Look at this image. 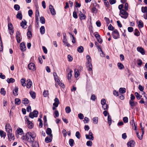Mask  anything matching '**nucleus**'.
Listing matches in <instances>:
<instances>
[{
	"label": "nucleus",
	"instance_id": "19",
	"mask_svg": "<svg viewBox=\"0 0 147 147\" xmlns=\"http://www.w3.org/2000/svg\"><path fill=\"white\" fill-rule=\"evenodd\" d=\"M27 84L26 87L27 88H30L32 85V82L30 80H28L27 81Z\"/></svg>",
	"mask_w": 147,
	"mask_h": 147
},
{
	"label": "nucleus",
	"instance_id": "61",
	"mask_svg": "<svg viewBox=\"0 0 147 147\" xmlns=\"http://www.w3.org/2000/svg\"><path fill=\"white\" fill-rule=\"evenodd\" d=\"M86 58L87 61V62H91V59L90 56L88 55L86 56Z\"/></svg>",
	"mask_w": 147,
	"mask_h": 147
},
{
	"label": "nucleus",
	"instance_id": "8",
	"mask_svg": "<svg viewBox=\"0 0 147 147\" xmlns=\"http://www.w3.org/2000/svg\"><path fill=\"white\" fill-rule=\"evenodd\" d=\"M8 28L9 30V34L11 35H12L14 31L13 30V27L11 23H9L8 24Z\"/></svg>",
	"mask_w": 147,
	"mask_h": 147
},
{
	"label": "nucleus",
	"instance_id": "11",
	"mask_svg": "<svg viewBox=\"0 0 147 147\" xmlns=\"http://www.w3.org/2000/svg\"><path fill=\"white\" fill-rule=\"evenodd\" d=\"M129 104L130 106L131 107L132 109L134 108V107L136 106L138 103L137 102L132 101L131 100H129Z\"/></svg>",
	"mask_w": 147,
	"mask_h": 147
},
{
	"label": "nucleus",
	"instance_id": "62",
	"mask_svg": "<svg viewBox=\"0 0 147 147\" xmlns=\"http://www.w3.org/2000/svg\"><path fill=\"white\" fill-rule=\"evenodd\" d=\"M62 133L63 134V136L64 137H65L67 136V132L65 130L63 129L62 131Z\"/></svg>",
	"mask_w": 147,
	"mask_h": 147
},
{
	"label": "nucleus",
	"instance_id": "20",
	"mask_svg": "<svg viewBox=\"0 0 147 147\" xmlns=\"http://www.w3.org/2000/svg\"><path fill=\"white\" fill-rule=\"evenodd\" d=\"M26 23L27 22L26 21L24 22L22 21L20 24L21 26L24 29H26Z\"/></svg>",
	"mask_w": 147,
	"mask_h": 147
},
{
	"label": "nucleus",
	"instance_id": "24",
	"mask_svg": "<svg viewBox=\"0 0 147 147\" xmlns=\"http://www.w3.org/2000/svg\"><path fill=\"white\" fill-rule=\"evenodd\" d=\"M75 77L76 78H78L80 75V73L79 70L76 69L74 70Z\"/></svg>",
	"mask_w": 147,
	"mask_h": 147
},
{
	"label": "nucleus",
	"instance_id": "37",
	"mask_svg": "<svg viewBox=\"0 0 147 147\" xmlns=\"http://www.w3.org/2000/svg\"><path fill=\"white\" fill-rule=\"evenodd\" d=\"M15 104L17 105H19L21 103V100L19 98H16L15 100Z\"/></svg>",
	"mask_w": 147,
	"mask_h": 147
},
{
	"label": "nucleus",
	"instance_id": "22",
	"mask_svg": "<svg viewBox=\"0 0 147 147\" xmlns=\"http://www.w3.org/2000/svg\"><path fill=\"white\" fill-rule=\"evenodd\" d=\"M51 133L52 131L51 129L50 128H47L46 131V133L49 136H53Z\"/></svg>",
	"mask_w": 147,
	"mask_h": 147
},
{
	"label": "nucleus",
	"instance_id": "25",
	"mask_svg": "<svg viewBox=\"0 0 147 147\" xmlns=\"http://www.w3.org/2000/svg\"><path fill=\"white\" fill-rule=\"evenodd\" d=\"M20 48L21 50L23 51H24L26 49V47L24 43H22L20 45Z\"/></svg>",
	"mask_w": 147,
	"mask_h": 147
},
{
	"label": "nucleus",
	"instance_id": "45",
	"mask_svg": "<svg viewBox=\"0 0 147 147\" xmlns=\"http://www.w3.org/2000/svg\"><path fill=\"white\" fill-rule=\"evenodd\" d=\"M0 135L1 137L5 138V134L2 130H0Z\"/></svg>",
	"mask_w": 147,
	"mask_h": 147
},
{
	"label": "nucleus",
	"instance_id": "57",
	"mask_svg": "<svg viewBox=\"0 0 147 147\" xmlns=\"http://www.w3.org/2000/svg\"><path fill=\"white\" fill-rule=\"evenodd\" d=\"M0 93L1 94L4 95L5 94V92L4 90V89L2 88L1 89Z\"/></svg>",
	"mask_w": 147,
	"mask_h": 147
},
{
	"label": "nucleus",
	"instance_id": "21",
	"mask_svg": "<svg viewBox=\"0 0 147 147\" xmlns=\"http://www.w3.org/2000/svg\"><path fill=\"white\" fill-rule=\"evenodd\" d=\"M18 88L17 87H15L13 91V93L14 96H16L18 95Z\"/></svg>",
	"mask_w": 147,
	"mask_h": 147
},
{
	"label": "nucleus",
	"instance_id": "2",
	"mask_svg": "<svg viewBox=\"0 0 147 147\" xmlns=\"http://www.w3.org/2000/svg\"><path fill=\"white\" fill-rule=\"evenodd\" d=\"M5 128L9 140L11 141L12 140H14V137L13 135L12 134L11 127L10 124L9 123L6 124Z\"/></svg>",
	"mask_w": 147,
	"mask_h": 147
},
{
	"label": "nucleus",
	"instance_id": "39",
	"mask_svg": "<svg viewBox=\"0 0 147 147\" xmlns=\"http://www.w3.org/2000/svg\"><path fill=\"white\" fill-rule=\"evenodd\" d=\"M66 112L67 113H69L71 111V109L69 107L67 106L65 108Z\"/></svg>",
	"mask_w": 147,
	"mask_h": 147
},
{
	"label": "nucleus",
	"instance_id": "59",
	"mask_svg": "<svg viewBox=\"0 0 147 147\" xmlns=\"http://www.w3.org/2000/svg\"><path fill=\"white\" fill-rule=\"evenodd\" d=\"M91 11L92 13H96L97 11V10L95 7H93L92 8Z\"/></svg>",
	"mask_w": 147,
	"mask_h": 147
},
{
	"label": "nucleus",
	"instance_id": "51",
	"mask_svg": "<svg viewBox=\"0 0 147 147\" xmlns=\"http://www.w3.org/2000/svg\"><path fill=\"white\" fill-rule=\"evenodd\" d=\"M92 144V142L90 140H89L87 141L86 144L88 146H91Z\"/></svg>",
	"mask_w": 147,
	"mask_h": 147
},
{
	"label": "nucleus",
	"instance_id": "34",
	"mask_svg": "<svg viewBox=\"0 0 147 147\" xmlns=\"http://www.w3.org/2000/svg\"><path fill=\"white\" fill-rule=\"evenodd\" d=\"M7 81L8 83H10L14 82L15 81V80L14 79L11 78L10 79L8 78L7 80Z\"/></svg>",
	"mask_w": 147,
	"mask_h": 147
},
{
	"label": "nucleus",
	"instance_id": "27",
	"mask_svg": "<svg viewBox=\"0 0 147 147\" xmlns=\"http://www.w3.org/2000/svg\"><path fill=\"white\" fill-rule=\"evenodd\" d=\"M22 16L21 13L20 11H19L16 16L17 18L20 20H21L22 19Z\"/></svg>",
	"mask_w": 147,
	"mask_h": 147
},
{
	"label": "nucleus",
	"instance_id": "48",
	"mask_svg": "<svg viewBox=\"0 0 147 147\" xmlns=\"http://www.w3.org/2000/svg\"><path fill=\"white\" fill-rule=\"evenodd\" d=\"M136 132L137 137L140 140H141L142 139L143 134L141 135L140 136L139 134V133L137 131H136Z\"/></svg>",
	"mask_w": 147,
	"mask_h": 147
},
{
	"label": "nucleus",
	"instance_id": "38",
	"mask_svg": "<svg viewBox=\"0 0 147 147\" xmlns=\"http://www.w3.org/2000/svg\"><path fill=\"white\" fill-rule=\"evenodd\" d=\"M23 103L24 104H28L29 102V100L27 98H24L22 100Z\"/></svg>",
	"mask_w": 147,
	"mask_h": 147
},
{
	"label": "nucleus",
	"instance_id": "52",
	"mask_svg": "<svg viewBox=\"0 0 147 147\" xmlns=\"http://www.w3.org/2000/svg\"><path fill=\"white\" fill-rule=\"evenodd\" d=\"M135 94L136 98L138 100H139L140 99V94L137 92H136Z\"/></svg>",
	"mask_w": 147,
	"mask_h": 147
},
{
	"label": "nucleus",
	"instance_id": "3",
	"mask_svg": "<svg viewBox=\"0 0 147 147\" xmlns=\"http://www.w3.org/2000/svg\"><path fill=\"white\" fill-rule=\"evenodd\" d=\"M119 15L121 17L125 19H126L128 16V13L124 9L120 11Z\"/></svg>",
	"mask_w": 147,
	"mask_h": 147
},
{
	"label": "nucleus",
	"instance_id": "56",
	"mask_svg": "<svg viewBox=\"0 0 147 147\" xmlns=\"http://www.w3.org/2000/svg\"><path fill=\"white\" fill-rule=\"evenodd\" d=\"M137 63L138 65L139 66H141L142 64V62L140 59L138 60Z\"/></svg>",
	"mask_w": 147,
	"mask_h": 147
},
{
	"label": "nucleus",
	"instance_id": "35",
	"mask_svg": "<svg viewBox=\"0 0 147 147\" xmlns=\"http://www.w3.org/2000/svg\"><path fill=\"white\" fill-rule=\"evenodd\" d=\"M17 132L18 134L21 135L23 133V131L22 129L21 128H19L17 130Z\"/></svg>",
	"mask_w": 147,
	"mask_h": 147
},
{
	"label": "nucleus",
	"instance_id": "23",
	"mask_svg": "<svg viewBox=\"0 0 147 147\" xmlns=\"http://www.w3.org/2000/svg\"><path fill=\"white\" fill-rule=\"evenodd\" d=\"M26 79L25 78H23L20 80V82L22 85L23 86H25L26 85Z\"/></svg>",
	"mask_w": 147,
	"mask_h": 147
},
{
	"label": "nucleus",
	"instance_id": "6",
	"mask_svg": "<svg viewBox=\"0 0 147 147\" xmlns=\"http://www.w3.org/2000/svg\"><path fill=\"white\" fill-rule=\"evenodd\" d=\"M38 114V112L37 111L34 110L32 112H31L29 115V117L31 118H33L34 117H37Z\"/></svg>",
	"mask_w": 147,
	"mask_h": 147
},
{
	"label": "nucleus",
	"instance_id": "36",
	"mask_svg": "<svg viewBox=\"0 0 147 147\" xmlns=\"http://www.w3.org/2000/svg\"><path fill=\"white\" fill-rule=\"evenodd\" d=\"M74 141L72 139H70L69 140V145L71 146H73L74 145Z\"/></svg>",
	"mask_w": 147,
	"mask_h": 147
},
{
	"label": "nucleus",
	"instance_id": "49",
	"mask_svg": "<svg viewBox=\"0 0 147 147\" xmlns=\"http://www.w3.org/2000/svg\"><path fill=\"white\" fill-rule=\"evenodd\" d=\"M40 21L42 24H44L45 23V19L43 17H41L40 18Z\"/></svg>",
	"mask_w": 147,
	"mask_h": 147
},
{
	"label": "nucleus",
	"instance_id": "30",
	"mask_svg": "<svg viewBox=\"0 0 147 147\" xmlns=\"http://www.w3.org/2000/svg\"><path fill=\"white\" fill-rule=\"evenodd\" d=\"M45 29L44 26H41L40 28V33L41 34H43L45 32Z\"/></svg>",
	"mask_w": 147,
	"mask_h": 147
},
{
	"label": "nucleus",
	"instance_id": "18",
	"mask_svg": "<svg viewBox=\"0 0 147 147\" xmlns=\"http://www.w3.org/2000/svg\"><path fill=\"white\" fill-rule=\"evenodd\" d=\"M52 137L53 136H49L48 137H47L45 139V142L47 143H48L51 142L52 141Z\"/></svg>",
	"mask_w": 147,
	"mask_h": 147
},
{
	"label": "nucleus",
	"instance_id": "29",
	"mask_svg": "<svg viewBox=\"0 0 147 147\" xmlns=\"http://www.w3.org/2000/svg\"><path fill=\"white\" fill-rule=\"evenodd\" d=\"M53 75L54 77V79L56 82H57L59 81V80L58 79V76L56 73L54 72L53 74Z\"/></svg>",
	"mask_w": 147,
	"mask_h": 147
},
{
	"label": "nucleus",
	"instance_id": "41",
	"mask_svg": "<svg viewBox=\"0 0 147 147\" xmlns=\"http://www.w3.org/2000/svg\"><path fill=\"white\" fill-rule=\"evenodd\" d=\"M119 92L121 93H124L126 92V89L124 88H120L119 89Z\"/></svg>",
	"mask_w": 147,
	"mask_h": 147
},
{
	"label": "nucleus",
	"instance_id": "26",
	"mask_svg": "<svg viewBox=\"0 0 147 147\" xmlns=\"http://www.w3.org/2000/svg\"><path fill=\"white\" fill-rule=\"evenodd\" d=\"M130 124L131 125L133 128H134V129L136 130V127L134 120H132L130 122Z\"/></svg>",
	"mask_w": 147,
	"mask_h": 147
},
{
	"label": "nucleus",
	"instance_id": "12",
	"mask_svg": "<svg viewBox=\"0 0 147 147\" xmlns=\"http://www.w3.org/2000/svg\"><path fill=\"white\" fill-rule=\"evenodd\" d=\"M49 9L52 15H55L56 14V12L55 10L53 7L51 5H50L49 6Z\"/></svg>",
	"mask_w": 147,
	"mask_h": 147
},
{
	"label": "nucleus",
	"instance_id": "60",
	"mask_svg": "<svg viewBox=\"0 0 147 147\" xmlns=\"http://www.w3.org/2000/svg\"><path fill=\"white\" fill-rule=\"evenodd\" d=\"M134 34L136 36H138L140 35V33L137 29H136L135 30V32Z\"/></svg>",
	"mask_w": 147,
	"mask_h": 147
},
{
	"label": "nucleus",
	"instance_id": "40",
	"mask_svg": "<svg viewBox=\"0 0 147 147\" xmlns=\"http://www.w3.org/2000/svg\"><path fill=\"white\" fill-rule=\"evenodd\" d=\"M117 65L118 67L120 69H123L124 67L123 65L121 63H119L117 64Z\"/></svg>",
	"mask_w": 147,
	"mask_h": 147
},
{
	"label": "nucleus",
	"instance_id": "58",
	"mask_svg": "<svg viewBox=\"0 0 147 147\" xmlns=\"http://www.w3.org/2000/svg\"><path fill=\"white\" fill-rule=\"evenodd\" d=\"M73 17L75 19H77L78 18V15L76 11H74L73 12Z\"/></svg>",
	"mask_w": 147,
	"mask_h": 147
},
{
	"label": "nucleus",
	"instance_id": "15",
	"mask_svg": "<svg viewBox=\"0 0 147 147\" xmlns=\"http://www.w3.org/2000/svg\"><path fill=\"white\" fill-rule=\"evenodd\" d=\"M95 36L98 42L100 43L102 42V39H101L100 35L98 34H96L95 35Z\"/></svg>",
	"mask_w": 147,
	"mask_h": 147
},
{
	"label": "nucleus",
	"instance_id": "42",
	"mask_svg": "<svg viewBox=\"0 0 147 147\" xmlns=\"http://www.w3.org/2000/svg\"><path fill=\"white\" fill-rule=\"evenodd\" d=\"M92 120L93 123L94 124H96L98 123V118L97 117L93 118Z\"/></svg>",
	"mask_w": 147,
	"mask_h": 147
},
{
	"label": "nucleus",
	"instance_id": "5",
	"mask_svg": "<svg viewBox=\"0 0 147 147\" xmlns=\"http://www.w3.org/2000/svg\"><path fill=\"white\" fill-rule=\"evenodd\" d=\"M85 136L86 139H87L89 140H93L94 139V138L93 136V134L91 130L89 131L88 134H86Z\"/></svg>",
	"mask_w": 147,
	"mask_h": 147
},
{
	"label": "nucleus",
	"instance_id": "17",
	"mask_svg": "<svg viewBox=\"0 0 147 147\" xmlns=\"http://www.w3.org/2000/svg\"><path fill=\"white\" fill-rule=\"evenodd\" d=\"M25 121L28 123V127L30 129H31L33 127V124L28 119H26Z\"/></svg>",
	"mask_w": 147,
	"mask_h": 147
},
{
	"label": "nucleus",
	"instance_id": "53",
	"mask_svg": "<svg viewBox=\"0 0 147 147\" xmlns=\"http://www.w3.org/2000/svg\"><path fill=\"white\" fill-rule=\"evenodd\" d=\"M39 16V12L38 10H37L36 11L35 16L36 18V20L38 21V17Z\"/></svg>",
	"mask_w": 147,
	"mask_h": 147
},
{
	"label": "nucleus",
	"instance_id": "31",
	"mask_svg": "<svg viewBox=\"0 0 147 147\" xmlns=\"http://www.w3.org/2000/svg\"><path fill=\"white\" fill-rule=\"evenodd\" d=\"M30 96L33 99H34L36 98V94L35 92L32 91H30Z\"/></svg>",
	"mask_w": 147,
	"mask_h": 147
},
{
	"label": "nucleus",
	"instance_id": "7",
	"mask_svg": "<svg viewBox=\"0 0 147 147\" xmlns=\"http://www.w3.org/2000/svg\"><path fill=\"white\" fill-rule=\"evenodd\" d=\"M141 11L144 13H146V14H144L143 15V17L145 19H147V7H141Z\"/></svg>",
	"mask_w": 147,
	"mask_h": 147
},
{
	"label": "nucleus",
	"instance_id": "28",
	"mask_svg": "<svg viewBox=\"0 0 147 147\" xmlns=\"http://www.w3.org/2000/svg\"><path fill=\"white\" fill-rule=\"evenodd\" d=\"M84 50L83 47L82 46L79 47L77 49V51L80 53H82L83 52Z\"/></svg>",
	"mask_w": 147,
	"mask_h": 147
},
{
	"label": "nucleus",
	"instance_id": "33",
	"mask_svg": "<svg viewBox=\"0 0 147 147\" xmlns=\"http://www.w3.org/2000/svg\"><path fill=\"white\" fill-rule=\"evenodd\" d=\"M138 26L139 28H142L143 27L144 24L142 20H140L139 21L138 24Z\"/></svg>",
	"mask_w": 147,
	"mask_h": 147
},
{
	"label": "nucleus",
	"instance_id": "13",
	"mask_svg": "<svg viewBox=\"0 0 147 147\" xmlns=\"http://www.w3.org/2000/svg\"><path fill=\"white\" fill-rule=\"evenodd\" d=\"M135 142L132 140L129 142L127 144L128 147H134L135 146Z\"/></svg>",
	"mask_w": 147,
	"mask_h": 147
},
{
	"label": "nucleus",
	"instance_id": "43",
	"mask_svg": "<svg viewBox=\"0 0 147 147\" xmlns=\"http://www.w3.org/2000/svg\"><path fill=\"white\" fill-rule=\"evenodd\" d=\"M63 44L67 42V40L66 38V34L63 33Z\"/></svg>",
	"mask_w": 147,
	"mask_h": 147
},
{
	"label": "nucleus",
	"instance_id": "9",
	"mask_svg": "<svg viewBox=\"0 0 147 147\" xmlns=\"http://www.w3.org/2000/svg\"><path fill=\"white\" fill-rule=\"evenodd\" d=\"M28 67L29 69L32 71H35L36 70V67L35 65L33 63H29L28 66Z\"/></svg>",
	"mask_w": 147,
	"mask_h": 147
},
{
	"label": "nucleus",
	"instance_id": "1",
	"mask_svg": "<svg viewBox=\"0 0 147 147\" xmlns=\"http://www.w3.org/2000/svg\"><path fill=\"white\" fill-rule=\"evenodd\" d=\"M36 136V134L34 132H28L25 136H23L22 138V140H27L30 143H32L34 141V139Z\"/></svg>",
	"mask_w": 147,
	"mask_h": 147
},
{
	"label": "nucleus",
	"instance_id": "47",
	"mask_svg": "<svg viewBox=\"0 0 147 147\" xmlns=\"http://www.w3.org/2000/svg\"><path fill=\"white\" fill-rule=\"evenodd\" d=\"M54 114L55 115V116H54L55 118H56V117H58L59 115L58 111L57 110L55 111L54 112Z\"/></svg>",
	"mask_w": 147,
	"mask_h": 147
},
{
	"label": "nucleus",
	"instance_id": "54",
	"mask_svg": "<svg viewBox=\"0 0 147 147\" xmlns=\"http://www.w3.org/2000/svg\"><path fill=\"white\" fill-rule=\"evenodd\" d=\"M102 107L104 110H106L108 109L109 106L108 105L106 104L104 105H102Z\"/></svg>",
	"mask_w": 147,
	"mask_h": 147
},
{
	"label": "nucleus",
	"instance_id": "46",
	"mask_svg": "<svg viewBox=\"0 0 147 147\" xmlns=\"http://www.w3.org/2000/svg\"><path fill=\"white\" fill-rule=\"evenodd\" d=\"M108 121L109 125H110L112 123V120L111 117L109 115L108 116Z\"/></svg>",
	"mask_w": 147,
	"mask_h": 147
},
{
	"label": "nucleus",
	"instance_id": "63",
	"mask_svg": "<svg viewBox=\"0 0 147 147\" xmlns=\"http://www.w3.org/2000/svg\"><path fill=\"white\" fill-rule=\"evenodd\" d=\"M76 136L78 139H80V133L79 131H77L76 134Z\"/></svg>",
	"mask_w": 147,
	"mask_h": 147
},
{
	"label": "nucleus",
	"instance_id": "64",
	"mask_svg": "<svg viewBox=\"0 0 147 147\" xmlns=\"http://www.w3.org/2000/svg\"><path fill=\"white\" fill-rule=\"evenodd\" d=\"M123 120L124 123H127L128 122V118L127 117H124L123 118Z\"/></svg>",
	"mask_w": 147,
	"mask_h": 147
},
{
	"label": "nucleus",
	"instance_id": "14",
	"mask_svg": "<svg viewBox=\"0 0 147 147\" xmlns=\"http://www.w3.org/2000/svg\"><path fill=\"white\" fill-rule=\"evenodd\" d=\"M137 50L138 52H140L143 55H144L145 53L144 49L141 47H138L137 48Z\"/></svg>",
	"mask_w": 147,
	"mask_h": 147
},
{
	"label": "nucleus",
	"instance_id": "16",
	"mask_svg": "<svg viewBox=\"0 0 147 147\" xmlns=\"http://www.w3.org/2000/svg\"><path fill=\"white\" fill-rule=\"evenodd\" d=\"M91 62H86V63L87 66L88 67V70L90 71L92 70V65Z\"/></svg>",
	"mask_w": 147,
	"mask_h": 147
},
{
	"label": "nucleus",
	"instance_id": "10",
	"mask_svg": "<svg viewBox=\"0 0 147 147\" xmlns=\"http://www.w3.org/2000/svg\"><path fill=\"white\" fill-rule=\"evenodd\" d=\"M80 13L79 14L80 19L81 20L85 19L86 18V16L85 14H83L81 11H80Z\"/></svg>",
	"mask_w": 147,
	"mask_h": 147
},
{
	"label": "nucleus",
	"instance_id": "4",
	"mask_svg": "<svg viewBox=\"0 0 147 147\" xmlns=\"http://www.w3.org/2000/svg\"><path fill=\"white\" fill-rule=\"evenodd\" d=\"M113 38L115 39H117L119 38V34L118 30L115 29L112 34Z\"/></svg>",
	"mask_w": 147,
	"mask_h": 147
},
{
	"label": "nucleus",
	"instance_id": "44",
	"mask_svg": "<svg viewBox=\"0 0 147 147\" xmlns=\"http://www.w3.org/2000/svg\"><path fill=\"white\" fill-rule=\"evenodd\" d=\"M49 91L48 90H45L43 92V95L45 97H46L48 96Z\"/></svg>",
	"mask_w": 147,
	"mask_h": 147
},
{
	"label": "nucleus",
	"instance_id": "55",
	"mask_svg": "<svg viewBox=\"0 0 147 147\" xmlns=\"http://www.w3.org/2000/svg\"><path fill=\"white\" fill-rule=\"evenodd\" d=\"M78 117L80 119H82L84 118V116L83 114L81 113H80L78 114Z\"/></svg>",
	"mask_w": 147,
	"mask_h": 147
},
{
	"label": "nucleus",
	"instance_id": "50",
	"mask_svg": "<svg viewBox=\"0 0 147 147\" xmlns=\"http://www.w3.org/2000/svg\"><path fill=\"white\" fill-rule=\"evenodd\" d=\"M14 8L17 11L19 10L20 9V6L18 4H16L14 6Z\"/></svg>",
	"mask_w": 147,
	"mask_h": 147
},
{
	"label": "nucleus",
	"instance_id": "32",
	"mask_svg": "<svg viewBox=\"0 0 147 147\" xmlns=\"http://www.w3.org/2000/svg\"><path fill=\"white\" fill-rule=\"evenodd\" d=\"M73 72V71L71 70L68 73L67 76V78L68 80H69L71 79V77L72 76V73Z\"/></svg>",
	"mask_w": 147,
	"mask_h": 147
}]
</instances>
